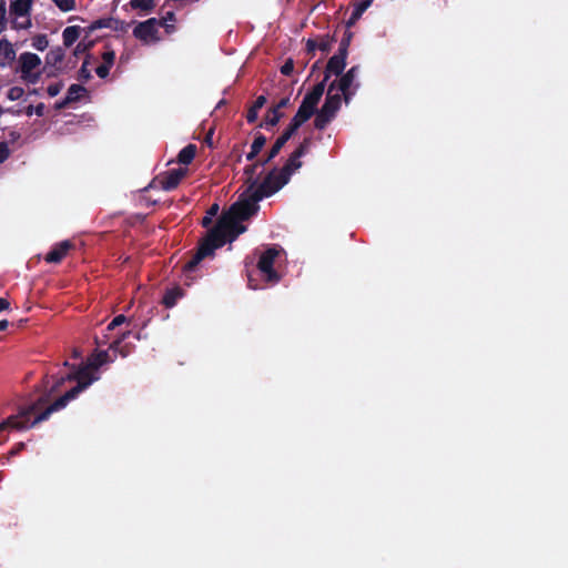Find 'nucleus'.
<instances>
[{"instance_id":"1","label":"nucleus","mask_w":568,"mask_h":568,"mask_svg":"<svg viewBox=\"0 0 568 568\" xmlns=\"http://www.w3.org/2000/svg\"><path fill=\"white\" fill-rule=\"evenodd\" d=\"M270 182L271 176H265L256 190L248 185L229 211L220 216L215 226L212 227V235L221 234L227 241V231L239 226V222L255 215L260 209L258 202L275 193L268 185Z\"/></svg>"},{"instance_id":"2","label":"nucleus","mask_w":568,"mask_h":568,"mask_svg":"<svg viewBox=\"0 0 568 568\" xmlns=\"http://www.w3.org/2000/svg\"><path fill=\"white\" fill-rule=\"evenodd\" d=\"M113 362L108 351L94 349L77 368L73 365V399L100 379V368Z\"/></svg>"},{"instance_id":"3","label":"nucleus","mask_w":568,"mask_h":568,"mask_svg":"<svg viewBox=\"0 0 568 568\" xmlns=\"http://www.w3.org/2000/svg\"><path fill=\"white\" fill-rule=\"evenodd\" d=\"M336 84L337 81L329 83L324 104L316 112L314 126L317 130H324L341 109L342 100H344V98L343 94L338 93Z\"/></svg>"},{"instance_id":"4","label":"nucleus","mask_w":568,"mask_h":568,"mask_svg":"<svg viewBox=\"0 0 568 568\" xmlns=\"http://www.w3.org/2000/svg\"><path fill=\"white\" fill-rule=\"evenodd\" d=\"M226 243V240L221 235H212V229L209 231L205 239H203L196 252L192 255V257L184 264L183 272L186 276L194 272L197 265L207 256L214 254V251L219 247H222Z\"/></svg>"},{"instance_id":"5","label":"nucleus","mask_w":568,"mask_h":568,"mask_svg":"<svg viewBox=\"0 0 568 568\" xmlns=\"http://www.w3.org/2000/svg\"><path fill=\"white\" fill-rule=\"evenodd\" d=\"M226 243V240L221 235H212V229L209 231L205 239H203L196 252L192 255V257L184 264L183 272L186 276L194 272L197 265L207 256L214 254V251L219 247H222Z\"/></svg>"},{"instance_id":"6","label":"nucleus","mask_w":568,"mask_h":568,"mask_svg":"<svg viewBox=\"0 0 568 568\" xmlns=\"http://www.w3.org/2000/svg\"><path fill=\"white\" fill-rule=\"evenodd\" d=\"M302 166V162L300 158H295V154L292 152L286 163L281 170L273 169L266 176H271L270 186L276 193L281 190L285 184L288 183L291 175Z\"/></svg>"},{"instance_id":"7","label":"nucleus","mask_w":568,"mask_h":568,"mask_svg":"<svg viewBox=\"0 0 568 568\" xmlns=\"http://www.w3.org/2000/svg\"><path fill=\"white\" fill-rule=\"evenodd\" d=\"M21 78L30 83L37 82L41 74V59L31 52H24L19 57Z\"/></svg>"},{"instance_id":"8","label":"nucleus","mask_w":568,"mask_h":568,"mask_svg":"<svg viewBox=\"0 0 568 568\" xmlns=\"http://www.w3.org/2000/svg\"><path fill=\"white\" fill-rule=\"evenodd\" d=\"M159 26L160 21L158 19L150 18L134 27L133 36L146 44L158 42L160 40Z\"/></svg>"},{"instance_id":"9","label":"nucleus","mask_w":568,"mask_h":568,"mask_svg":"<svg viewBox=\"0 0 568 568\" xmlns=\"http://www.w3.org/2000/svg\"><path fill=\"white\" fill-rule=\"evenodd\" d=\"M321 100L311 93H306L302 100V103L296 112V114L292 118L291 122L297 128H301L306 121H308L314 114L316 115L317 104Z\"/></svg>"},{"instance_id":"10","label":"nucleus","mask_w":568,"mask_h":568,"mask_svg":"<svg viewBox=\"0 0 568 568\" xmlns=\"http://www.w3.org/2000/svg\"><path fill=\"white\" fill-rule=\"evenodd\" d=\"M278 250L275 246L267 247L257 262V268L265 274L268 282H278L280 276L274 270V261L278 255Z\"/></svg>"},{"instance_id":"11","label":"nucleus","mask_w":568,"mask_h":568,"mask_svg":"<svg viewBox=\"0 0 568 568\" xmlns=\"http://www.w3.org/2000/svg\"><path fill=\"white\" fill-rule=\"evenodd\" d=\"M300 128L297 125L290 122L287 128L283 131V133L276 139L266 156L263 159L261 164H267L271 162L282 150V148L287 143V141L296 133Z\"/></svg>"},{"instance_id":"12","label":"nucleus","mask_w":568,"mask_h":568,"mask_svg":"<svg viewBox=\"0 0 568 568\" xmlns=\"http://www.w3.org/2000/svg\"><path fill=\"white\" fill-rule=\"evenodd\" d=\"M186 173L187 169L183 168L169 170L163 174L159 175L158 181L162 190L172 191L179 186L180 182L186 175Z\"/></svg>"},{"instance_id":"13","label":"nucleus","mask_w":568,"mask_h":568,"mask_svg":"<svg viewBox=\"0 0 568 568\" xmlns=\"http://www.w3.org/2000/svg\"><path fill=\"white\" fill-rule=\"evenodd\" d=\"M357 72H358V67L354 65L346 73H344L341 77V79L336 80L337 81V84H336L337 91L342 92L346 104H348L351 101L352 92L349 91V89L357 75Z\"/></svg>"},{"instance_id":"14","label":"nucleus","mask_w":568,"mask_h":568,"mask_svg":"<svg viewBox=\"0 0 568 568\" xmlns=\"http://www.w3.org/2000/svg\"><path fill=\"white\" fill-rule=\"evenodd\" d=\"M101 28H109L114 31H124L126 28V24L124 21L114 19V18H106V19H99L90 24V30L101 29Z\"/></svg>"},{"instance_id":"15","label":"nucleus","mask_w":568,"mask_h":568,"mask_svg":"<svg viewBox=\"0 0 568 568\" xmlns=\"http://www.w3.org/2000/svg\"><path fill=\"white\" fill-rule=\"evenodd\" d=\"M16 59V51L8 40H0V67L10 65Z\"/></svg>"},{"instance_id":"16","label":"nucleus","mask_w":568,"mask_h":568,"mask_svg":"<svg viewBox=\"0 0 568 568\" xmlns=\"http://www.w3.org/2000/svg\"><path fill=\"white\" fill-rule=\"evenodd\" d=\"M346 61L337 58V57H331L327 61L324 74L325 80H328L332 74L341 75L345 69Z\"/></svg>"},{"instance_id":"17","label":"nucleus","mask_w":568,"mask_h":568,"mask_svg":"<svg viewBox=\"0 0 568 568\" xmlns=\"http://www.w3.org/2000/svg\"><path fill=\"white\" fill-rule=\"evenodd\" d=\"M97 58H94L91 54H88L78 71V80L81 82H87L89 79L92 78L91 71L93 70L94 64L97 63Z\"/></svg>"},{"instance_id":"18","label":"nucleus","mask_w":568,"mask_h":568,"mask_svg":"<svg viewBox=\"0 0 568 568\" xmlns=\"http://www.w3.org/2000/svg\"><path fill=\"white\" fill-rule=\"evenodd\" d=\"M130 334H131V331L123 332L120 336H118L114 341H112L109 348L114 352H119V354L122 357H126L131 353V347L128 344L122 345V343Z\"/></svg>"},{"instance_id":"19","label":"nucleus","mask_w":568,"mask_h":568,"mask_svg":"<svg viewBox=\"0 0 568 568\" xmlns=\"http://www.w3.org/2000/svg\"><path fill=\"white\" fill-rule=\"evenodd\" d=\"M70 243L68 241L62 242L45 256V261L49 263H59L68 253Z\"/></svg>"},{"instance_id":"20","label":"nucleus","mask_w":568,"mask_h":568,"mask_svg":"<svg viewBox=\"0 0 568 568\" xmlns=\"http://www.w3.org/2000/svg\"><path fill=\"white\" fill-rule=\"evenodd\" d=\"M284 116V113L282 111H278L276 109H274L273 106H271L265 116H264V120L263 122H261L258 124L260 128H271V126H275L278 124V122L281 121V119Z\"/></svg>"},{"instance_id":"21","label":"nucleus","mask_w":568,"mask_h":568,"mask_svg":"<svg viewBox=\"0 0 568 568\" xmlns=\"http://www.w3.org/2000/svg\"><path fill=\"white\" fill-rule=\"evenodd\" d=\"M262 160L256 161L255 163H252L244 169V175H245V184L252 185L253 190H256V187L260 185L257 183V179L255 178L256 171L260 166H263L264 164H261Z\"/></svg>"},{"instance_id":"22","label":"nucleus","mask_w":568,"mask_h":568,"mask_svg":"<svg viewBox=\"0 0 568 568\" xmlns=\"http://www.w3.org/2000/svg\"><path fill=\"white\" fill-rule=\"evenodd\" d=\"M196 150L195 144H187L179 152L178 162L183 165H189L194 160Z\"/></svg>"},{"instance_id":"23","label":"nucleus","mask_w":568,"mask_h":568,"mask_svg":"<svg viewBox=\"0 0 568 568\" xmlns=\"http://www.w3.org/2000/svg\"><path fill=\"white\" fill-rule=\"evenodd\" d=\"M182 296L183 291L180 287L168 290L163 295L162 304L165 307L171 308L176 304L178 300H180Z\"/></svg>"},{"instance_id":"24","label":"nucleus","mask_w":568,"mask_h":568,"mask_svg":"<svg viewBox=\"0 0 568 568\" xmlns=\"http://www.w3.org/2000/svg\"><path fill=\"white\" fill-rule=\"evenodd\" d=\"M32 0H16L11 4L12 16H29Z\"/></svg>"},{"instance_id":"25","label":"nucleus","mask_w":568,"mask_h":568,"mask_svg":"<svg viewBox=\"0 0 568 568\" xmlns=\"http://www.w3.org/2000/svg\"><path fill=\"white\" fill-rule=\"evenodd\" d=\"M372 4V0H362L357 4H355L351 17L347 21V26H353L356 21L362 17V14L366 11V9Z\"/></svg>"},{"instance_id":"26","label":"nucleus","mask_w":568,"mask_h":568,"mask_svg":"<svg viewBox=\"0 0 568 568\" xmlns=\"http://www.w3.org/2000/svg\"><path fill=\"white\" fill-rule=\"evenodd\" d=\"M90 101V92L81 84L73 83V104Z\"/></svg>"},{"instance_id":"27","label":"nucleus","mask_w":568,"mask_h":568,"mask_svg":"<svg viewBox=\"0 0 568 568\" xmlns=\"http://www.w3.org/2000/svg\"><path fill=\"white\" fill-rule=\"evenodd\" d=\"M130 6L133 9H140L144 12H151L155 7V2L154 0H131Z\"/></svg>"},{"instance_id":"28","label":"nucleus","mask_w":568,"mask_h":568,"mask_svg":"<svg viewBox=\"0 0 568 568\" xmlns=\"http://www.w3.org/2000/svg\"><path fill=\"white\" fill-rule=\"evenodd\" d=\"M311 144L312 139L310 136L304 138L300 145L293 151L295 158L301 159L302 156H304L308 152Z\"/></svg>"},{"instance_id":"29","label":"nucleus","mask_w":568,"mask_h":568,"mask_svg":"<svg viewBox=\"0 0 568 568\" xmlns=\"http://www.w3.org/2000/svg\"><path fill=\"white\" fill-rule=\"evenodd\" d=\"M265 143H266V136L263 135L262 133L257 132L255 134L253 143L251 144V150L260 153L262 151V149L264 148Z\"/></svg>"},{"instance_id":"30","label":"nucleus","mask_w":568,"mask_h":568,"mask_svg":"<svg viewBox=\"0 0 568 568\" xmlns=\"http://www.w3.org/2000/svg\"><path fill=\"white\" fill-rule=\"evenodd\" d=\"M335 41V39L329 36L322 37L320 40H317V50H321L322 52H328L332 48V43Z\"/></svg>"},{"instance_id":"31","label":"nucleus","mask_w":568,"mask_h":568,"mask_svg":"<svg viewBox=\"0 0 568 568\" xmlns=\"http://www.w3.org/2000/svg\"><path fill=\"white\" fill-rule=\"evenodd\" d=\"M219 212V204L214 203L207 211V214L202 220V226L209 227L212 224V219Z\"/></svg>"},{"instance_id":"32","label":"nucleus","mask_w":568,"mask_h":568,"mask_svg":"<svg viewBox=\"0 0 568 568\" xmlns=\"http://www.w3.org/2000/svg\"><path fill=\"white\" fill-rule=\"evenodd\" d=\"M13 26L17 29H26L30 26L29 16H13Z\"/></svg>"},{"instance_id":"33","label":"nucleus","mask_w":568,"mask_h":568,"mask_svg":"<svg viewBox=\"0 0 568 568\" xmlns=\"http://www.w3.org/2000/svg\"><path fill=\"white\" fill-rule=\"evenodd\" d=\"M326 82H327V80H325V78H324L321 82L316 83L308 93H311L312 95H314L321 100V98L325 91Z\"/></svg>"},{"instance_id":"34","label":"nucleus","mask_w":568,"mask_h":568,"mask_svg":"<svg viewBox=\"0 0 568 568\" xmlns=\"http://www.w3.org/2000/svg\"><path fill=\"white\" fill-rule=\"evenodd\" d=\"M128 321L126 316L123 315V314H119L116 315L111 322L110 324L108 325L106 329L108 331H113L115 327L124 324L125 322Z\"/></svg>"},{"instance_id":"35","label":"nucleus","mask_w":568,"mask_h":568,"mask_svg":"<svg viewBox=\"0 0 568 568\" xmlns=\"http://www.w3.org/2000/svg\"><path fill=\"white\" fill-rule=\"evenodd\" d=\"M8 99L11 101H16L22 98L23 95V89L20 87H12L8 91Z\"/></svg>"},{"instance_id":"36","label":"nucleus","mask_w":568,"mask_h":568,"mask_svg":"<svg viewBox=\"0 0 568 568\" xmlns=\"http://www.w3.org/2000/svg\"><path fill=\"white\" fill-rule=\"evenodd\" d=\"M110 69L111 68L109 65L103 64V63H101L99 65H97V63H95L94 67H93V70L95 71L98 77L101 78V79H105L109 75Z\"/></svg>"},{"instance_id":"37","label":"nucleus","mask_w":568,"mask_h":568,"mask_svg":"<svg viewBox=\"0 0 568 568\" xmlns=\"http://www.w3.org/2000/svg\"><path fill=\"white\" fill-rule=\"evenodd\" d=\"M246 231V227L239 222V226H235L234 229L227 231V240L233 241L235 240L240 234L244 233Z\"/></svg>"},{"instance_id":"38","label":"nucleus","mask_w":568,"mask_h":568,"mask_svg":"<svg viewBox=\"0 0 568 568\" xmlns=\"http://www.w3.org/2000/svg\"><path fill=\"white\" fill-rule=\"evenodd\" d=\"M32 45L42 51L48 47V40L44 36H38L33 39Z\"/></svg>"},{"instance_id":"39","label":"nucleus","mask_w":568,"mask_h":568,"mask_svg":"<svg viewBox=\"0 0 568 568\" xmlns=\"http://www.w3.org/2000/svg\"><path fill=\"white\" fill-rule=\"evenodd\" d=\"M102 60H103V64H106L109 65L110 68L113 65L114 63V60H115V53L114 51L112 50H106L102 53Z\"/></svg>"},{"instance_id":"40","label":"nucleus","mask_w":568,"mask_h":568,"mask_svg":"<svg viewBox=\"0 0 568 568\" xmlns=\"http://www.w3.org/2000/svg\"><path fill=\"white\" fill-rule=\"evenodd\" d=\"M294 71V61L293 59H287L284 64L281 67V73L283 75H291Z\"/></svg>"},{"instance_id":"41","label":"nucleus","mask_w":568,"mask_h":568,"mask_svg":"<svg viewBox=\"0 0 568 568\" xmlns=\"http://www.w3.org/2000/svg\"><path fill=\"white\" fill-rule=\"evenodd\" d=\"M257 118H258V110L251 106L246 113V121L248 123H254L257 120Z\"/></svg>"},{"instance_id":"42","label":"nucleus","mask_w":568,"mask_h":568,"mask_svg":"<svg viewBox=\"0 0 568 568\" xmlns=\"http://www.w3.org/2000/svg\"><path fill=\"white\" fill-rule=\"evenodd\" d=\"M291 105V99L290 97L282 98L276 104L273 105L274 109L282 111V109H285Z\"/></svg>"},{"instance_id":"43","label":"nucleus","mask_w":568,"mask_h":568,"mask_svg":"<svg viewBox=\"0 0 568 568\" xmlns=\"http://www.w3.org/2000/svg\"><path fill=\"white\" fill-rule=\"evenodd\" d=\"M10 154L8 144L6 142H0V163H2Z\"/></svg>"},{"instance_id":"44","label":"nucleus","mask_w":568,"mask_h":568,"mask_svg":"<svg viewBox=\"0 0 568 568\" xmlns=\"http://www.w3.org/2000/svg\"><path fill=\"white\" fill-rule=\"evenodd\" d=\"M62 11L71 10V0H52Z\"/></svg>"},{"instance_id":"45","label":"nucleus","mask_w":568,"mask_h":568,"mask_svg":"<svg viewBox=\"0 0 568 568\" xmlns=\"http://www.w3.org/2000/svg\"><path fill=\"white\" fill-rule=\"evenodd\" d=\"M266 101L267 100L265 95H258L253 102L252 106L260 111L265 105Z\"/></svg>"},{"instance_id":"46","label":"nucleus","mask_w":568,"mask_h":568,"mask_svg":"<svg viewBox=\"0 0 568 568\" xmlns=\"http://www.w3.org/2000/svg\"><path fill=\"white\" fill-rule=\"evenodd\" d=\"M306 50L308 53L314 54L317 50V40L308 39L306 42Z\"/></svg>"},{"instance_id":"47","label":"nucleus","mask_w":568,"mask_h":568,"mask_svg":"<svg viewBox=\"0 0 568 568\" xmlns=\"http://www.w3.org/2000/svg\"><path fill=\"white\" fill-rule=\"evenodd\" d=\"M347 54H348V49L346 48H342V47H338V50L337 52L334 54V57H337L344 61H346V58H347Z\"/></svg>"},{"instance_id":"48","label":"nucleus","mask_w":568,"mask_h":568,"mask_svg":"<svg viewBox=\"0 0 568 568\" xmlns=\"http://www.w3.org/2000/svg\"><path fill=\"white\" fill-rule=\"evenodd\" d=\"M213 135H214V130L211 129V130H209V132L205 134V138H204V143L210 148H213Z\"/></svg>"},{"instance_id":"49","label":"nucleus","mask_w":568,"mask_h":568,"mask_svg":"<svg viewBox=\"0 0 568 568\" xmlns=\"http://www.w3.org/2000/svg\"><path fill=\"white\" fill-rule=\"evenodd\" d=\"M351 38H352V33H349V32L345 33L343 39L339 42V47H342V48L344 47V48L348 49L349 43H351Z\"/></svg>"},{"instance_id":"50","label":"nucleus","mask_w":568,"mask_h":568,"mask_svg":"<svg viewBox=\"0 0 568 568\" xmlns=\"http://www.w3.org/2000/svg\"><path fill=\"white\" fill-rule=\"evenodd\" d=\"M63 39H64V43L67 45H69L71 43V27H67L63 30Z\"/></svg>"},{"instance_id":"51","label":"nucleus","mask_w":568,"mask_h":568,"mask_svg":"<svg viewBox=\"0 0 568 568\" xmlns=\"http://www.w3.org/2000/svg\"><path fill=\"white\" fill-rule=\"evenodd\" d=\"M83 29L80 26H73V42H75L82 33Z\"/></svg>"},{"instance_id":"52","label":"nucleus","mask_w":568,"mask_h":568,"mask_svg":"<svg viewBox=\"0 0 568 568\" xmlns=\"http://www.w3.org/2000/svg\"><path fill=\"white\" fill-rule=\"evenodd\" d=\"M87 50V45L83 42H79L77 48L73 50V55H78Z\"/></svg>"},{"instance_id":"53","label":"nucleus","mask_w":568,"mask_h":568,"mask_svg":"<svg viewBox=\"0 0 568 568\" xmlns=\"http://www.w3.org/2000/svg\"><path fill=\"white\" fill-rule=\"evenodd\" d=\"M160 26L164 27L165 29V32L166 33H173L175 31V26L174 24H170V23H166V22H160Z\"/></svg>"},{"instance_id":"54","label":"nucleus","mask_w":568,"mask_h":568,"mask_svg":"<svg viewBox=\"0 0 568 568\" xmlns=\"http://www.w3.org/2000/svg\"><path fill=\"white\" fill-rule=\"evenodd\" d=\"M10 306V303L8 300L6 298H0V312L1 311H4V310H8Z\"/></svg>"},{"instance_id":"55","label":"nucleus","mask_w":568,"mask_h":568,"mask_svg":"<svg viewBox=\"0 0 568 568\" xmlns=\"http://www.w3.org/2000/svg\"><path fill=\"white\" fill-rule=\"evenodd\" d=\"M174 20H175L174 12L169 11L161 22H168V21H174Z\"/></svg>"},{"instance_id":"56","label":"nucleus","mask_w":568,"mask_h":568,"mask_svg":"<svg viewBox=\"0 0 568 568\" xmlns=\"http://www.w3.org/2000/svg\"><path fill=\"white\" fill-rule=\"evenodd\" d=\"M258 155L257 152L253 151V150H250V152L246 154V160L247 161H253L256 159V156Z\"/></svg>"},{"instance_id":"57","label":"nucleus","mask_w":568,"mask_h":568,"mask_svg":"<svg viewBox=\"0 0 568 568\" xmlns=\"http://www.w3.org/2000/svg\"><path fill=\"white\" fill-rule=\"evenodd\" d=\"M8 327V322L6 320L0 321V331H3Z\"/></svg>"},{"instance_id":"58","label":"nucleus","mask_w":568,"mask_h":568,"mask_svg":"<svg viewBox=\"0 0 568 568\" xmlns=\"http://www.w3.org/2000/svg\"><path fill=\"white\" fill-rule=\"evenodd\" d=\"M72 355H73V359L81 357V354L75 348H73Z\"/></svg>"},{"instance_id":"59","label":"nucleus","mask_w":568,"mask_h":568,"mask_svg":"<svg viewBox=\"0 0 568 568\" xmlns=\"http://www.w3.org/2000/svg\"><path fill=\"white\" fill-rule=\"evenodd\" d=\"M49 93H50L51 95H55V94L58 93V90H57V89H54V88H52V87H50V88H49Z\"/></svg>"},{"instance_id":"60","label":"nucleus","mask_w":568,"mask_h":568,"mask_svg":"<svg viewBox=\"0 0 568 568\" xmlns=\"http://www.w3.org/2000/svg\"><path fill=\"white\" fill-rule=\"evenodd\" d=\"M58 59H60V55L54 54L53 60L57 61Z\"/></svg>"},{"instance_id":"61","label":"nucleus","mask_w":568,"mask_h":568,"mask_svg":"<svg viewBox=\"0 0 568 568\" xmlns=\"http://www.w3.org/2000/svg\"><path fill=\"white\" fill-rule=\"evenodd\" d=\"M58 59H60V55L54 54L53 60L57 61Z\"/></svg>"}]
</instances>
